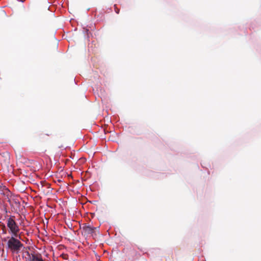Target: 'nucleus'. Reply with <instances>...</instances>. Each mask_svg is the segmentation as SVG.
Segmentation results:
<instances>
[{
  "instance_id": "obj_1",
  "label": "nucleus",
  "mask_w": 261,
  "mask_h": 261,
  "mask_svg": "<svg viewBox=\"0 0 261 261\" xmlns=\"http://www.w3.org/2000/svg\"><path fill=\"white\" fill-rule=\"evenodd\" d=\"M29 249L28 247L24 246V245L17 239V254H18L19 257L21 255L22 258L25 259L26 261L30 260L31 256L29 254Z\"/></svg>"
},
{
  "instance_id": "obj_2",
  "label": "nucleus",
  "mask_w": 261,
  "mask_h": 261,
  "mask_svg": "<svg viewBox=\"0 0 261 261\" xmlns=\"http://www.w3.org/2000/svg\"><path fill=\"white\" fill-rule=\"evenodd\" d=\"M82 229V233L84 236H96V234L95 231L96 227H93L90 225L87 224H83L82 227H81Z\"/></svg>"
},
{
  "instance_id": "obj_3",
  "label": "nucleus",
  "mask_w": 261,
  "mask_h": 261,
  "mask_svg": "<svg viewBox=\"0 0 261 261\" xmlns=\"http://www.w3.org/2000/svg\"><path fill=\"white\" fill-rule=\"evenodd\" d=\"M0 193L5 195H6L9 199V201L10 200H15V195L11 191H10L6 186H4L3 184L0 181Z\"/></svg>"
},
{
  "instance_id": "obj_4",
  "label": "nucleus",
  "mask_w": 261,
  "mask_h": 261,
  "mask_svg": "<svg viewBox=\"0 0 261 261\" xmlns=\"http://www.w3.org/2000/svg\"><path fill=\"white\" fill-rule=\"evenodd\" d=\"M15 217L9 218L7 220V226L9 228L10 231L12 232L15 237H16V224L14 220Z\"/></svg>"
},
{
  "instance_id": "obj_5",
  "label": "nucleus",
  "mask_w": 261,
  "mask_h": 261,
  "mask_svg": "<svg viewBox=\"0 0 261 261\" xmlns=\"http://www.w3.org/2000/svg\"><path fill=\"white\" fill-rule=\"evenodd\" d=\"M15 237L13 235L9 238L7 242L8 248L12 253H15L16 251V239Z\"/></svg>"
},
{
  "instance_id": "obj_6",
  "label": "nucleus",
  "mask_w": 261,
  "mask_h": 261,
  "mask_svg": "<svg viewBox=\"0 0 261 261\" xmlns=\"http://www.w3.org/2000/svg\"><path fill=\"white\" fill-rule=\"evenodd\" d=\"M30 260H31V261H44L43 260L41 255L39 253L32 254Z\"/></svg>"
},
{
  "instance_id": "obj_7",
  "label": "nucleus",
  "mask_w": 261,
  "mask_h": 261,
  "mask_svg": "<svg viewBox=\"0 0 261 261\" xmlns=\"http://www.w3.org/2000/svg\"><path fill=\"white\" fill-rule=\"evenodd\" d=\"M51 135V133L50 134H48V133H46V134H45V133H42L40 135V139L41 140H44L45 139V136H49L50 135Z\"/></svg>"
},
{
  "instance_id": "obj_8",
  "label": "nucleus",
  "mask_w": 261,
  "mask_h": 261,
  "mask_svg": "<svg viewBox=\"0 0 261 261\" xmlns=\"http://www.w3.org/2000/svg\"><path fill=\"white\" fill-rule=\"evenodd\" d=\"M61 256H62L63 259H67V254H62Z\"/></svg>"
},
{
  "instance_id": "obj_9",
  "label": "nucleus",
  "mask_w": 261,
  "mask_h": 261,
  "mask_svg": "<svg viewBox=\"0 0 261 261\" xmlns=\"http://www.w3.org/2000/svg\"><path fill=\"white\" fill-rule=\"evenodd\" d=\"M115 12L118 14L119 13V10L116 7V6L115 5Z\"/></svg>"
},
{
  "instance_id": "obj_10",
  "label": "nucleus",
  "mask_w": 261,
  "mask_h": 261,
  "mask_svg": "<svg viewBox=\"0 0 261 261\" xmlns=\"http://www.w3.org/2000/svg\"><path fill=\"white\" fill-rule=\"evenodd\" d=\"M25 188L24 187H23L21 188L19 190L21 192H23L24 191Z\"/></svg>"
},
{
  "instance_id": "obj_11",
  "label": "nucleus",
  "mask_w": 261,
  "mask_h": 261,
  "mask_svg": "<svg viewBox=\"0 0 261 261\" xmlns=\"http://www.w3.org/2000/svg\"><path fill=\"white\" fill-rule=\"evenodd\" d=\"M19 239H21L20 234L19 235Z\"/></svg>"
},
{
  "instance_id": "obj_12",
  "label": "nucleus",
  "mask_w": 261,
  "mask_h": 261,
  "mask_svg": "<svg viewBox=\"0 0 261 261\" xmlns=\"http://www.w3.org/2000/svg\"><path fill=\"white\" fill-rule=\"evenodd\" d=\"M18 231H18V229H17V236H18V232H19Z\"/></svg>"
},
{
  "instance_id": "obj_13",
  "label": "nucleus",
  "mask_w": 261,
  "mask_h": 261,
  "mask_svg": "<svg viewBox=\"0 0 261 261\" xmlns=\"http://www.w3.org/2000/svg\"><path fill=\"white\" fill-rule=\"evenodd\" d=\"M17 174L18 173V171L19 170L18 169H17Z\"/></svg>"
}]
</instances>
